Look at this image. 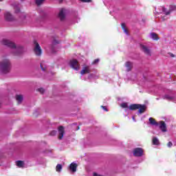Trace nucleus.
Wrapping results in <instances>:
<instances>
[{"mask_svg": "<svg viewBox=\"0 0 176 176\" xmlns=\"http://www.w3.org/2000/svg\"><path fill=\"white\" fill-rule=\"evenodd\" d=\"M1 43L2 45H4V46L10 47V49H11V53H12L14 56H20V54L24 53V48L23 46L16 45V43L10 40L3 39Z\"/></svg>", "mask_w": 176, "mask_h": 176, "instance_id": "1", "label": "nucleus"}, {"mask_svg": "<svg viewBox=\"0 0 176 176\" xmlns=\"http://www.w3.org/2000/svg\"><path fill=\"white\" fill-rule=\"evenodd\" d=\"M12 69V63L8 58H3L0 61V71L2 74H9Z\"/></svg>", "mask_w": 176, "mask_h": 176, "instance_id": "2", "label": "nucleus"}, {"mask_svg": "<svg viewBox=\"0 0 176 176\" xmlns=\"http://www.w3.org/2000/svg\"><path fill=\"white\" fill-rule=\"evenodd\" d=\"M34 53L38 56H42V48L41 47V45H39V43L36 41H34Z\"/></svg>", "mask_w": 176, "mask_h": 176, "instance_id": "3", "label": "nucleus"}, {"mask_svg": "<svg viewBox=\"0 0 176 176\" xmlns=\"http://www.w3.org/2000/svg\"><path fill=\"white\" fill-rule=\"evenodd\" d=\"M140 49L146 56H148L151 57L152 56V50H151V48L145 45L141 44L140 45Z\"/></svg>", "mask_w": 176, "mask_h": 176, "instance_id": "4", "label": "nucleus"}, {"mask_svg": "<svg viewBox=\"0 0 176 176\" xmlns=\"http://www.w3.org/2000/svg\"><path fill=\"white\" fill-rule=\"evenodd\" d=\"M160 9H162V11H160V12L157 11V13H164V14H166V16H168V14H170V13H171V12H173V10H175L176 7H175V6H170L168 11H167L166 8H164V7H160Z\"/></svg>", "mask_w": 176, "mask_h": 176, "instance_id": "5", "label": "nucleus"}, {"mask_svg": "<svg viewBox=\"0 0 176 176\" xmlns=\"http://www.w3.org/2000/svg\"><path fill=\"white\" fill-rule=\"evenodd\" d=\"M133 155L137 157H140L144 155V150L141 148H136L133 150Z\"/></svg>", "mask_w": 176, "mask_h": 176, "instance_id": "6", "label": "nucleus"}, {"mask_svg": "<svg viewBox=\"0 0 176 176\" xmlns=\"http://www.w3.org/2000/svg\"><path fill=\"white\" fill-rule=\"evenodd\" d=\"M70 67L75 69V71H79V63L75 59L70 61Z\"/></svg>", "mask_w": 176, "mask_h": 176, "instance_id": "7", "label": "nucleus"}, {"mask_svg": "<svg viewBox=\"0 0 176 176\" xmlns=\"http://www.w3.org/2000/svg\"><path fill=\"white\" fill-rule=\"evenodd\" d=\"M58 140H62L64 138V134L65 133V130L64 129V126H60L58 128Z\"/></svg>", "mask_w": 176, "mask_h": 176, "instance_id": "8", "label": "nucleus"}, {"mask_svg": "<svg viewBox=\"0 0 176 176\" xmlns=\"http://www.w3.org/2000/svg\"><path fill=\"white\" fill-rule=\"evenodd\" d=\"M4 17L6 21H13L14 20L13 15H12V14H10L9 12H5Z\"/></svg>", "mask_w": 176, "mask_h": 176, "instance_id": "9", "label": "nucleus"}, {"mask_svg": "<svg viewBox=\"0 0 176 176\" xmlns=\"http://www.w3.org/2000/svg\"><path fill=\"white\" fill-rule=\"evenodd\" d=\"M159 126L160 130L163 131V133H166V131H167V126L166 125V122H164V121H160L159 122Z\"/></svg>", "mask_w": 176, "mask_h": 176, "instance_id": "10", "label": "nucleus"}, {"mask_svg": "<svg viewBox=\"0 0 176 176\" xmlns=\"http://www.w3.org/2000/svg\"><path fill=\"white\" fill-rule=\"evenodd\" d=\"M67 10L64 8L60 9L59 14H58V17L60 19V20L63 21L64 19H65V13Z\"/></svg>", "mask_w": 176, "mask_h": 176, "instance_id": "11", "label": "nucleus"}, {"mask_svg": "<svg viewBox=\"0 0 176 176\" xmlns=\"http://www.w3.org/2000/svg\"><path fill=\"white\" fill-rule=\"evenodd\" d=\"M90 72H91L90 67L86 66L82 68V69L80 72V74L82 75H85V74H90Z\"/></svg>", "mask_w": 176, "mask_h": 176, "instance_id": "12", "label": "nucleus"}, {"mask_svg": "<svg viewBox=\"0 0 176 176\" xmlns=\"http://www.w3.org/2000/svg\"><path fill=\"white\" fill-rule=\"evenodd\" d=\"M77 168H78V164H76L74 162H72L69 166V168H70L71 171H72V173H76Z\"/></svg>", "mask_w": 176, "mask_h": 176, "instance_id": "13", "label": "nucleus"}, {"mask_svg": "<svg viewBox=\"0 0 176 176\" xmlns=\"http://www.w3.org/2000/svg\"><path fill=\"white\" fill-rule=\"evenodd\" d=\"M125 67L126 68L127 72H129V71H131L133 69V63L129 61L126 62L125 63Z\"/></svg>", "mask_w": 176, "mask_h": 176, "instance_id": "14", "label": "nucleus"}, {"mask_svg": "<svg viewBox=\"0 0 176 176\" xmlns=\"http://www.w3.org/2000/svg\"><path fill=\"white\" fill-rule=\"evenodd\" d=\"M146 109V106H145V104H139V113H144V112H145Z\"/></svg>", "mask_w": 176, "mask_h": 176, "instance_id": "15", "label": "nucleus"}, {"mask_svg": "<svg viewBox=\"0 0 176 176\" xmlns=\"http://www.w3.org/2000/svg\"><path fill=\"white\" fill-rule=\"evenodd\" d=\"M150 38L153 41H159V36H157L156 33H150Z\"/></svg>", "mask_w": 176, "mask_h": 176, "instance_id": "16", "label": "nucleus"}, {"mask_svg": "<svg viewBox=\"0 0 176 176\" xmlns=\"http://www.w3.org/2000/svg\"><path fill=\"white\" fill-rule=\"evenodd\" d=\"M140 108V104H134L129 106V109L131 111H135V109H138Z\"/></svg>", "mask_w": 176, "mask_h": 176, "instance_id": "17", "label": "nucleus"}, {"mask_svg": "<svg viewBox=\"0 0 176 176\" xmlns=\"http://www.w3.org/2000/svg\"><path fill=\"white\" fill-rule=\"evenodd\" d=\"M16 100L18 104H20L21 102H23V96H22V95H17L16 96Z\"/></svg>", "mask_w": 176, "mask_h": 176, "instance_id": "18", "label": "nucleus"}, {"mask_svg": "<svg viewBox=\"0 0 176 176\" xmlns=\"http://www.w3.org/2000/svg\"><path fill=\"white\" fill-rule=\"evenodd\" d=\"M148 120L150 122V124H152L153 126L158 125L157 122H156V120H155V119H153V118H150Z\"/></svg>", "mask_w": 176, "mask_h": 176, "instance_id": "19", "label": "nucleus"}, {"mask_svg": "<svg viewBox=\"0 0 176 176\" xmlns=\"http://www.w3.org/2000/svg\"><path fill=\"white\" fill-rule=\"evenodd\" d=\"M61 170H63V165L62 164H57L56 166V171L57 173H61Z\"/></svg>", "mask_w": 176, "mask_h": 176, "instance_id": "20", "label": "nucleus"}, {"mask_svg": "<svg viewBox=\"0 0 176 176\" xmlns=\"http://www.w3.org/2000/svg\"><path fill=\"white\" fill-rule=\"evenodd\" d=\"M121 27L124 31V32L126 34L129 35V32L127 31V29H126V25L124 23H122Z\"/></svg>", "mask_w": 176, "mask_h": 176, "instance_id": "21", "label": "nucleus"}, {"mask_svg": "<svg viewBox=\"0 0 176 176\" xmlns=\"http://www.w3.org/2000/svg\"><path fill=\"white\" fill-rule=\"evenodd\" d=\"M16 166H17V167H20V168L24 167V162H23V161H17L16 162Z\"/></svg>", "mask_w": 176, "mask_h": 176, "instance_id": "22", "label": "nucleus"}, {"mask_svg": "<svg viewBox=\"0 0 176 176\" xmlns=\"http://www.w3.org/2000/svg\"><path fill=\"white\" fill-rule=\"evenodd\" d=\"M153 145H159V139L157 138H153Z\"/></svg>", "mask_w": 176, "mask_h": 176, "instance_id": "23", "label": "nucleus"}, {"mask_svg": "<svg viewBox=\"0 0 176 176\" xmlns=\"http://www.w3.org/2000/svg\"><path fill=\"white\" fill-rule=\"evenodd\" d=\"M43 2H45V0H35V3L37 6H40V5H42Z\"/></svg>", "mask_w": 176, "mask_h": 176, "instance_id": "24", "label": "nucleus"}, {"mask_svg": "<svg viewBox=\"0 0 176 176\" xmlns=\"http://www.w3.org/2000/svg\"><path fill=\"white\" fill-rule=\"evenodd\" d=\"M42 71L45 72L46 71V65H45V63H41V65H40Z\"/></svg>", "mask_w": 176, "mask_h": 176, "instance_id": "25", "label": "nucleus"}, {"mask_svg": "<svg viewBox=\"0 0 176 176\" xmlns=\"http://www.w3.org/2000/svg\"><path fill=\"white\" fill-rule=\"evenodd\" d=\"M37 91H39L41 94H43V93H45V89L43 88H39L37 89Z\"/></svg>", "mask_w": 176, "mask_h": 176, "instance_id": "26", "label": "nucleus"}, {"mask_svg": "<svg viewBox=\"0 0 176 176\" xmlns=\"http://www.w3.org/2000/svg\"><path fill=\"white\" fill-rule=\"evenodd\" d=\"M98 63H100V59H96L93 61L92 64L94 65L96 64H98Z\"/></svg>", "mask_w": 176, "mask_h": 176, "instance_id": "27", "label": "nucleus"}, {"mask_svg": "<svg viewBox=\"0 0 176 176\" xmlns=\"http://www.w3.org/2000/svg\"><path fill=\"white\" fill-rule=\"evenodd\" d=\"M122 108H129V106L127 105V103H122L121 104Z\"/></svg>", "mask_w": 176, "mask_h": 176, "instance_id": "28", "label": "nucleus"}, {"mask_svg": "<svg viewBox=\"0 0 176 176\" xmlns=\"http://www.w3.org/2000/svg\"><path fill=\"white\" fill-rule=\"evenodd\" d=\"M57 134V131H52L50 135H56Z\"/></svg>", "mask_w": 176, "mask_h": 176, "instance_id": "29", "label": "nucleus"}, {"mask_svg": "<svg viewBox=\"0 0 176 176\" xmlns=\"http://www.w3.org/2000/svg\"><path fill=\"white\" fill-rule=\"evenodd\" d=\"M165 98H166V100H173V97H171L168 95L165 96Z\"/></svg>", "mask_w": 176, "mask_h": 176, "instance_id": "30", "label": "nucleus"}, {"mask_svg": "<svg viewBox=\"0 0 176 176\" xmlns=\"http://www.w3.org/2000/svg\"><path fill=\"white\" fill-rule=\"evenodd\" d=\"M80 1L82 3H90L91 0H80Z\"/></svg>", "mask_w": 176, "mask_h": 176, "instance_id": "31", "label": "nucleus"}, {"mask_svg": "<svg viewBox=\"0 0 176 176\" xmlns=\"http://www.w3.org/2000/svg\"><path fill=\"white\" fill-rule=\"evenodd\" d=\"M15 13H19L20 12V8H19L18 7H15Z\"/></svg>", "mask_w": 176, "mask_h": 176, "instance_id": "32", "label": "nucleus"}, {"mask_svg": "<svg viewBox=\"0 0 176 176\" xmlns=\"http://www.w3.org/2000/svg\"><path fill=\"white\" fill-rule=\"evenodd\" d=\"M167 146L168 148H171L173 146V142H168V143L167 144Z\"/></svg>", "mask_w": 176, "mask_h": 176, "instance_id": "33", "label": "nucleus"}, {"mask_svg": "<svg viewBox=\"0 0 176 176\" xmlns=\"http://www.w3.org/2000/svg\"><path fill=\"white\" fill-rule=\"evenodd\" d=\"M101 107L102 108V109H104V111H105L106 112H108V109L105 106H101Z\"/></svg>", "mask_w": 176, "mask_h": 176, "instance_id": "34", "label": "nucleus"}, {"mask_svg": "<svg viewBox=\"0 0 176 176\" xmlns=\"http://www.w3.org/2000/svg\"><path fill=\"white\" fill-rule=\"evenodd\" d=\"M132 119H133V122H136V121H135V118L134 116L132 117Z\"/></svg>", "mask_w": 176, "mask_h": 176, "instance_id": "35", "label": "nucleus"}, {"mask_svg": "<svg viewBox=\"0 0 176 176\" xmlns=\"http://www.w3.org/2000/svg\"><path fill=\"white\" fill-rule=\"evenodd\" d=\"M2 1H3V0H0V2H2Z\"/></svg>", "mask_w": 176, "mask_h": 176, "instance_id": "36", "label": "nucleus"}, {"mask_svg": "<svg viewBox=\"0 0 176 176\" xmlns=\"http://www.w3.org/2000/svg\"><path fill=\"white\" fill-rule=\"evenodd\" d=\"M21 1H24V0H21Z\"/></svg>", "mask_w": 176, "mask_h": 176, "instance_id": "37", "label": "nucleus"}, {"mask_svg": "<svg viewBox=\"0 0 176 176\" xmlns=\"http://www.w3.org/2000/svg\"><path fill=\"white\" fill-rule=\"evenodd\" d=\"M0 12H1V9H0Z\"/></svg>", "mask_w": 176, "mask_h": 176, "instance_id": "38", "label": "nucleus"}]
</instances>
